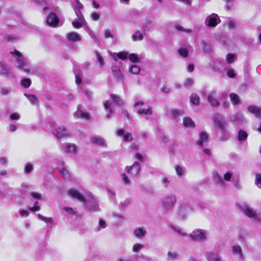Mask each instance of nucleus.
Masks as SVG:
<instances>
[{
    "label": "nucleus",
    "instance_id": "1",
    "mask_svg": "<svg viewBox=\"0 0 261 261\" xmlns=\"http://www.w3.org/2000/svg\"><path fill=\"white\" fill-rule=\"evenodd\" d=\"M11 55L16 62L17 67L20 70L28 72L30 70L29 60L24 57L21 53L17 50L10 52Z\"/></svg>",
    "mask_w": 261,
    "mask_h": 261
},
{
    "label": "nucleus",
    "instance_id": "2",
    "mask_svg": "<svg viewBox=\"0 0 261 261\" xmlns=\"http://www.w3.org/2000/svg\"><path fill=\"white\" fill-rule=\"evenodd\" d=\"M177 199L175 195L169 194L161 199V205L166 211H171L175 206Z\"/></svg>",
    "mask_w": 261,
    "mask_h": 261
},
{
    "label": "nucleus",
    "instance_id": "3",
    "mask_svg": "<svg viewBox=\"0 0 261 261\" xmlns=\"http://www.w3.org/2000/svg\"><path fill=\"white\" fill-rule=\"evenodd\" d=\"M144 102L142 101H136L134 104V107L136 108L137 113L142 116L144 118L148 119L152 115V108L148 106L147 108H142Z\"/></svg>",
    "mask_w": 261,
    "mask_h": 261
},
{
    "label": "nucleus",
    "instance_id": "4",
    "mask_svg": "<svg viewBox=\"0 0 261 261\" xmlns=\"http://www.w3.org/2000/svg\"><path fill=\"white\" fill-rule=\"evenodd\" d=\"M213 125L215 128L220 130H225L227 128V122L219 113H215L213 117Z\"/></svg>",
    "mask_w": 261,
    "mask_h": 261
},
{
    "label": "nucleus",
    "instance_id": "5",
    "mask_svg": "<svg viewBox=\"0 0 261 261\" xmlns=\"http://www.w3.org/2000/svg\"><path fill=\"white\" fill-rule=\"evenodd\" d=\"M241 209L246 216L249 218H253L257 221H261V218H259L256 211L251 208L248 205L244 204L241 206Z\"/></svg>",
    "mask_w": 261,
    "mask_h": 261
},
{
    "label": "nucleus",
    "instance_id": "6",
    "mask_svg": "<svg viewBox=\"0 0 261 261\" xmlns=\"http://www.w3.org/2000/svg\"><path fill=\"white\" fill-rule=\"evenodd\" d=\"M189 236L193 240L196 241H203L207 238V234L205 231L200 229L194 230Z\"/></svg>",
    "mask_w": 261,
    "mask_h": 261
},
{
    "label": "nucleus",
    "instance_id": "7",
    "mask_svg": "<svg viewBox=\"0 0 261 261\" xmlns=\"http://www.w3.org/2000/svg\"><path fill=\"white\" fill-rule=\"evenodd\" d=\"M140 169V164L138 162H135L132 166L128 167L127 173L132 177L138 178Z\"/></svg>",
    "mask_w": 261,
    "mask_h": 261
},
{
    "label": "nucleus",
    "instance_id": "8",
    "mask_svg": "<svg viewBox=\"0 0 261 261\" xmlns=\"http://www.w3.org/2000/svg\"><path fill=\"white\" fill-rule=\"evenodd\" d=\"M220 22V19L218 15L215 13L207 17L205 21V24L210 27H215Z\"/></svg>",
    "mask_w": 261,
    "mask_h": 261
},
{
    "label": "nucleus",
    "instance_id": "9",
    "mask_svg": "<svg viewBox=\"0 0 261 261\" xmlns=\"http://www.w3.org/2000/svg\"><path fill=\"white\" fill-rule=\"evenodd\" d=\"M217 97V94L216 91H212L207 95V101L213 107H218L220 105Z\"/></svg>",
    "mask_w": 261,
    "mask_h": 261
},
{
    "label": "nucleus",
    "instance_id": "10",
    "mask_svg": "<svg viewBox=\"0 0 261 261\" xmlns=\"http://www.w3.org/2000/svg\"><path fill=\"white\" fill-rule=\"evenodd\" d=\"M68 195L73 198L76 199L81 202H84L85 199L84 196L77 190L75 189H71L67 192Z\"/></svg>",
    "mask_w": 261,
    "mask_h": 261
},
{
    "label": "nucleus",
    "instance_id": "11",
    "mask_svg": "<svg viewBox=\"0 0 261 261\" xmlns=\"http://www.w3.org/2000/svg\"><path fill=\"white\" fill-rule=\"evenodd\" d=\"M46 23L48 25L55 27L59 22L58 16L54 13H50L46 18Z\"/></svg>",
    "mask_w": 261,
    "mask_h": 261
},
{
    "label": "nucleus",
    "instance_id": "12",
    "mask_svg": "<svg viewBox=\"0 0 261 261\" xmlns=\"http://www.w3.org/2000/svg\"><path fill=\"white\" fill-rule=\"evenodd\" d=\"M0 74L7 77L12 76L10 68L5 63L0 62Z\"/></svg>",
    "mask_w": 261,
    "mask_h": 261
},
{
    "label": "nucleus",
    "instance_id": "13",
    "mask_svg": "<svg viewBox=\"0 0 261 261\" xmlns=\"http://www.w3.org/2000/svg\"><path fill=\"white\" fill-rule=\"evenodd\" d=\"M247 110L250 113L253 114L257 119H261V108L255 105L249 106L247 108Z\"/></svg>",
    "mask_w": 261,
    "mask_h": 261
},
{
    "label": "nucleus",
    "instance_id": "14",
    "mask_svg": "<svg viewBox=\"0 0 261 261\" xmlns=\"http://www.w3.org/2000/svg\"><path fill=\"white\" fill-rule=\"evenodd\" d=\"M206 256L207 261H222L221 255L216 252H208L206 253Z\"/></svg>",
    "mask_w": 261,
    "mask_h": 261
},
{
    "label": "nucleus",
    "instance_id": "15",
    "mask_svg": "<svg viewBox=\"0 0 261 261\" xmlns=\"http://www.w3.org/2000/svg\"><path fill=\"white\" fill-rule=\"evenodd\" d=\"M54 134L58 138H63L69 135L68 130L64 126L59 127Z\"/></svg>",
    "mask_w": 261,
    "mask_h": 261
},
{
    "label": "nucleus",
    "instance_id": "16",
    "mask_svg": "<svg viewBox=\"0 0 261 261\" xmlns=\"http://www.w3.org/2000/svg\"><path fill=\"white\" fill-rule=\"evenodd\" d=\"M64 151L68 153L75 154L76 151V146L71 143H66L62 145Z\"/></svg>",
    "mask_w": 261,
    "mask_h": 261
},
{
    "label": "nucleus",
    "instance_id": "17",
    "mask_svg": "<svg viewBox=\"0 0 261 261\" xmlns=\"http://www.w3.org/2000/svg\"><path fill=\"white\" fill-rule=\"evenodd\" d=\"M91 142L94 144L106 147L107 144L104 139L99 137H91L90 138Z\"/></svg>",
    "mask_w": 261,
    "mask_h": 261
},
{
    "label": "nucleus",
    "instance_id": "18",
    "mask_svg": "<svg viewBox=\"0 0 261 261\" xmlns=\"http://www.w3.org/2000/svg\"><path fill=\"white\" fill-rule=\"evenodd\" d=\"M232 251L234 255L237 259L242 260L243 259V255L241 247L239 245H234L232 248Z\"/></svg>",
    "mask_w": 261,
    "mask_h": 261
},
{
    "label": "nucleus",
    "instance_id": "19",
    "mask_svg": "<svg viewBox=\"0 0 261 261\" xmlns=\"http://www.w3.org/2000/svg\"><path fill=\"white\" fill-rule=\"evenodd\" d=\"M68 40L72 42H77L81 40V35L74 32H69L67 34Z\"/></svg>",
    "mask_w": 261,
    "mask_h": 261
},
{
    "label": "nucleus",
    "instance_id": "20",
    "mask_svg": "<svg viewBox=\"0 0 261 261\" xmlns=\"http://www.w3.org/2000/svg\"><path fill=\"white\" fill-rule=\"evenodd\" d=\"M104 108L106 110L109 111V113L106 114V117L108 118H110L111 115L113 113V109H114V105L111 101L108 100L106 101V102L104 103Z\"/></svg>",
    "mask_w": 261,
    "mask_h": 261
},
{
    "label": "nucleus",
    "instance_id": "21",
    "mask_svg": "<svg viewBox=\"0 0 261 261\" xmlns=\"http://www.w3.org/2000/svg\"><path fill=\"white\" fill-rule=\"evenodd\" d=\"M134 233L136 237L139 239L143 238L146 233V230L145 228L139 227L134 230Z\"/></svg>",
    "mask_w": 261,
    "mask_h": 261
},
{
    "label": "nucleus",
    "instance_id": "22",
    "mask_svg": "<svg viewBox=\"0 0 261 261\" xmlns=\"http://www.w3.org/2000/svg\"><path fill=\"white\" fill-rule=\"evenodd\" d=\"M202 44V48L203 53L206 54L210 53L212 51V46L211 44L209 42H206L205 41H202L201 42Z\"/></svg>",
    "mask_w": 261,
    "mask_h": 261
},
{
    "label": "nucleus",
    "instance_id": "23",
    "mask_svg": "<svg viewBox=\"0 0 261 261\" xmlns=\"http://www.w3.org/2000/svg\"><path fill=\"white\" fill-rule=\"evenodd\" d=\"M191 211V208L188 205H181L179 208V215L184 217Z\"/></svg>",
    "mask_w": 261,
    "mask_h": 261
},
{
    "label": "nucleus",
    "instance_id": "24",
    "mask_svg": "<svg viewBox=\"0 0 261 261\" xmlns=\"http://www.w3.org/2000/svg\"><path fill=\"white\" fill-rule=\"evenodd\" d=\"M86 23L85 19L76 18L72 22V25L76 29L82 27Z\"/></svg>",
    "mask_w": 261,
    "mask_h": 261
},
{
    "label": "nucleus",
    "instance_id": "25",
    "mask_svg": "<svg viewBox=\"0 0 261 261\" xmlns=\"http://www.w3.org/2000/svg\"><path fill=\"white\" fill-rule=\"evenodd\" d=\"M208 140V136L205 132H201L199 135V141L198 142V145L200 147L203 146L204 143H205Z\"/></svg>",
    "mask_w": 261,
    "mask_h": 261
},
{
    "label": "nucleus",
    "instance_id": "26",
    "mask_svg": "<svg viewBox=\"0 0 261 261\" xmlns=\"http://www.w3.org/2000/svg\"><path fill=\"white\" fill-rule=\"evenodd\" d=\"M59 172L61 176L65 179L69 180L71 179L69 171L65 167L59 168Z\"/></svg>",
    "mask_w": 261,
    "mask_h": 261
},
{
    "label": "nucleus",
    "instance_id": "27",
    "mask_svg": "<svg viewBox=\"0 0 261 261\" xmlns=\"http://www.w3.org/2000/svg\"><path fill=\"white\" fill-rule=\"evenodd\" d=\"M112 70L118 80H122L123 76L119 67L113 66Z\"/></svg>",
    "mask_w": 261,
    "mask_h": 261
},
{
    "label": "nucleus",
    "instance_id": "28",
    "mask_svg": "<svg viewBox=\"0 0 261 261\" xmlns=\"http://www.w3.org/2000/svg\"><path fill=\"white\" fill-rule=\"evenodd\" d=\"M24 95L29 99L32 105H35L39 103V100L35 95L26 93H24Z\"/></svg>",
    "mask_w": 261,
    "mask_h": 261
},
{
    "label": "nucleus",
    "instance_id": "29",
    "mask_svg": "<svg viewBox=\"0 0 261 261\" xmlns=\"http://www.w3.org/2000/svg\"><path fill=\"white\" fill-rule=\"evenodd\" d=\"M229 97L233 105H237L240 103V98L238 94L234 93H231L229 95Z\"/></svg>",
    "mask_w": 261,
    "mask_h": 261
},
{
    "label": "nucleus",
    "instance_id": "30",
    "mask_svg": "<svg viewBox=\"0 0 261 261\" xmlns=\"http://www.w3.org/2000/svg\"><path fill=\"white\" fill-rule=\"evenodd\" d=\"M144 36L140 31H136L132 35V39L134 41H141L143 39Z\"/></svg>",
    "mask_w": 261,
    "mask_h": 261
},
{
    "label": "nucleus",
    "instance_id": "31",
    "mask_svg": "<svg viewBox=\"0 0 261 261\" xmlns=\"http://www.w3.org/2000/svg\"><path fill=\"white\" fill-rule=\"evenodd\" d=\"M248 137V134L246 132L240 130L238 133V138L239 141L242 142L245 141Z\"/></svg>",
    "mask_w": 261,
    "mask_h": 261
},
{
    "label": "nucleus",
    "instance_id": "32",
    "mask_svg": "<svg viewBox=\"0 0 261 261\" xmlns=\"http://www.w3.org/2000/svg\"><path fill=\"white\" fill-rule=\"evenodd\" d=\"M213 179L215 183L217 184H223V179L219 175L217 172H213Z\"/></svg>",
    "mask_w": 261,
    "mask_h": 261
},
{
    "label": "nucleus",
    "instance_id": "33",
    "mask_svg": "<svg viewBox=\"0 0 261 261\" xmlns=\"http://www.w3.org/2000/svg\"><path fill=\"white\" fill-rule=\"evenodd\" d=\"M183 123L186 127H194L195 126L194 121L189 117L184 118Z\"/></svg>",
    "mask_w": 261,
    "mask_h": 261
},
{
    "label": "nucleus",
    "instance_id": "34",
    "mask_svg": "<svg viewBox=\"0 0 261 261\" xmlns=\"http://www.w3.org/2000/svg\"><path fill=\"white\" fill-rule=\"evenodd\" d=\"M75 116L78 118L87 119L89 117V114L87 113L84 112L81 110H78L75 113Z\"/></svg>",
    "mask_w": 261,
    "mask_h": 261
},
{
    "label": "nucleus",
    "instance_id": "35",
    "mask_svg": "<svg viewBox=\"0 0 261 261\" xmlns=\"http://www.w3.org/2000/svg\"><path fill=\"white\" fill-rule=\"evenodd\" d=\"M190 101L193 105L198 106L200 102L199 96L196 94H192L190 96Z\"/></svg>",
    "mask_w": 261,
    "mask_h": 261
},
{
    "label": "nucleus",
    "instance_id": "36",
    "mask_svg": "<svg viewBox=\"0 0 261 261\" xmlns=\"http://www.w3.org/2000/svg\"><path fill=\"white\" fill-rule=\"evenodd\" d=\"M221 135L220 137V140L222 141L228 140L229 139L230 135L227 132V128L225 130H220Z\"/></svg>",
    "mask_w": 261,
    "mask_h": 261
},
{
    "label": "nucleus",
    "instance_id": "37",
    "mask_svg": "<svg viewBox=\"0 0 261 261\" xmlns=\"http://www.w3.org/2000/svg\"><path fill=\"white\" fill-rule=\"evenodd\" d=\"M140 71V68L137 65H133L129 68V72L134 74H138Z\"/></svg>",
    "mask_w": 261,
    "mask_h": 261
},
{
    "label": "nucleus",
    "instance_id": "38",
    "mask_svg": "<svg viewBox=\"0 0 261 261\" xmlns=\"http://www.w3.org/2000/svg\"><path fill=\"white\" fill-rule=\"evenodd\" d=\"M87 206L90 212H95L99 210V205L96 202H91L88 204Z\"/></svg>",
    "mask_w": 261,
    "mask_h": 261
},
{
    "label": "nucleus",
    "instance_id": "39",
    "mask_svg": "<svg viewBox=\"0 0 261 261\" xmlns=\"http://www.w3.org/2000/svg\"><path fill=\"white\" fill-rule=\"evenodd\" d=\"M63 210L66 212L69 215L73 216L76 214L75 208H73L68 206H65L63 208Z\"/></svg>",
    "mask_w": 261,
    "mask_h": 261
},
{
    "label": "nucleus",
    "instance_id": "40",
    "mask_svg": "<svg viewBox=\"0 0 261 261\" xmlns=\"http://www.w3.org/2000/svg\"><path fill=\"white\" fill-rule=\"evenodd\" d=\"M34 169V165L33 164L29 162L24 166V172L25 174L30 173Z\"/></svg>",
    "mask_w": 261,
    "mask_h": 261
},
{
    "label": "nucleus",
    "instance_id": "41",
    "mask_svg": "<svg viewBox=\"0 0 261 261\" xmlns=\"http://www.w3.org/2000/svg\"><path fill=\"white\" fill-rule=\"evenodd\" d=\"M128 58L133 63H138L140 61V59L138 55L136 54L132 53L128 54Z\"/></svg>",
    "mask_w": 261,
    "mask_h": 261
},
{
    "label": "nucleus",
    "instance_id": "42",
    "mask_svg": "<svg viewBox=\"0 0 261 261\" xmlns=\"http://www.w3.org/2000/svg\"><path fill=\"white\" fill-rule=\"evenodd\" d=\"M144 245H143L142 244H140V243H136V244H134V245L133 246L132 250L134 252L137 253L140 250L144 248Z\"/></svg>",
    "mask_w": 261,
    "mask_h": 261
},
{
    "label": "nucleus",
    "instance_id": "43",
    "mask_svg": "<svg viewBox=\"0 0 261 261\" xmlns=\"http://www.w3.org/2000/svg\"><path fill=\"white\" fill-rule=\"evenodd\" d=\"M235 60H237V56L234 54L229 53L227 55L226 60L228 64L233 63Z\"/></svg>",
    "mask_w": 261,
    "mask_h": 261
},
{
    "label": "nucleus",
    "instance_id": "44",
    "mask_svg": "<svg viewBox=\"0 0 261 261\" xmlns=\"http://www.w3.org/2000/svg\"><path fill=\"white\" fill-rule=\"evenodd\" d=\"M175 169L177 175L179 177L183 175L185 173V171L183 168L179 165H176L175 167Z\"/></svg>",
    "mask_w": 261,
    "mask_h": 261
},
{
    "label": "nucleus",
    "instance_id": "45",
    "mask_svg": "<svg viewBox=\"0 0 261 261\" xmlns=\"http://www.w3.org/2000/svg\"><path fill=\"white\" fill-rule=\"evenodd\" d=\"M178 52L180 56L186 58L188 56V50L185 48L181 47L178 49Z\"/></svg>",
    "mask_w": 261,
    "mask_h": 261
},
{
    "label": "nucleus",
    "instance_id": "46",
    "mask_svg": "<svg viewBox=\"0 0 261 261\" xmlns=\"http://www.w3.org/2000/svg\"><path fill=\"white\" fill-rule=\"evenodd\" d=\"M31 84V81L30 79H24L21 80V85L24 88H29Z\"/></svg>",
    "mask_w": 261,
    "mask_h": 261
},
{
    "label": "nucleus",
    "instance_id": "47",
    "mask_svg": "<svg viewBox=\"0 0 261 261\" xmlns=\"http://www.w3.org/2000/svg\"><path fill=\"white\" fill-rule=\"evenodd\" d=\"M129 53L126 51H122L119 52V53H117L116 56L117 57L121 60H125L127 58H128Z\"/></svg>",
    "mask_w": 261,
    "mask_h": 261
},
{
    "label": "nucleus",
    "instance_id": "48",
    "mask_svg": "<svg viewBox=\"0 0 261 261\" xmlns=\"http://www.w3.org/2000/svg\"><path fill=\"white\" fill-rule=\"evenodd\" d=\"M172 115L173 117L176 118L180 115H182L184 114V111L182 110H179L178 109H175L171 111Z\"/></svg>",
    "mask_w": 261,
    "mask_h": 261
},
{
    "label": "nucleus",
    "instance_id": "49",
    "mask_svg": "<svg viewBox=\"0 0 261 261\" xmlns=\"http://www.w3.org/2000/svg\"><path fill=\"white\" fill-rule=\"evenodd\" d=\"M130 203V200L128 198L125 199L123 201H121L119 204V206L122 208H124L128 206Z\"/></svg>",
    "mask_w": 261,
    "mask_h": 261
},
{
    "label": "nucleus",
    "instance_id": "50",
    "mask_svg": "<svg viewBox=\"0 0 261 261\" xmlns=\"http://www.w3.org/2000/svg\"><path fill=\"white\" fill-rule=\"evenodd\" d=\"M111 97L113 98V101L119 105H123V102L120 98L116 95H112Z\"/></svg>",
    "mask_w": 261,
    "mask_h": 261
},
{
    "label": "nucleus",
    "instance_id": "51",
    "mask_svg": "<svg viewBox=\"0 0 261 261\" xmlns=\"http://www.w3.org/2000/svg\"><path fill=\"white\" fill-rule=\"evenodd\" d=\"M255 184L258 188H261V174L257 173L255 175Z\"/></svg>",
    "mask_w": 261,
    "mask_h": 261
},
{
    "label": "nucleus",
    "instance_id": "52",
    "mask_svg": "<svg viewBox=\"0 0 261 261\" xmlns=\"http://www.w3.org/2000/svg\"><path fill=\"white\" fill-rule=\"evenodd\" d=\"M20 115L17 113H12L9 116V120H19L20 119Z\"/></svg>",
    "mask_w": 261,
    "mask_h": 261
},
{
    "label": "nucleus",
    "instance_id": "53",
    "mask_svg": "<svg viewBox=\"0 0 261 261\" xmlns=\"http://www.w3.org/2000/svg\"><path fill=\"white\" fill-rule=\"evenodd\" d=\"M161 182L163 186L166 188L168 186V185L170 183V180H169L168 177H164L162 178Z\"/></svg>",
    "mask_w": 261,
    "mask_h": 261
},
{
    "label": "nucleus",
    "instance_id": "54",
    "mask_svg": "<svg viewBox=\"0 0 261 261\" xmlns=\"http://www.w3.org/2000/svg\"><path fill=\"white\" fill-rule=\"evenodd\" d=\"M83 8V5L82 4L79 0H75V5L74 6L75 10H81Z\"/></svg>",
    "mask_w": 261,
    "mask_h": 261
},
{
    "label": "nucleus",
    "instance_id": "55",
    "mask_svg": "<svg viewBox=\"0 0 261 261\" xmlns=\"http://www.w3.org/2000/svg\"><path fill=\"white\" fill-rule=\"evenodd\" d=\"M123 138L125 141H132L133 140L132 134L129 133L124 134Z\"/></svg>",
    "mask_w": 261,
    "mask_h": 261
},
{
    "label": "nucleus",
    "instance_id": "56",
    "mask_svg": "<svg viewBox=\"0 0 261 261\" xmlns=\"http://www.w3.org/2000/svg\"><path fill=\"white\" fill-rule=\"evenodd\" d=\"M30 195L33 198H34L35 199H38V200L41 199L42 198L41 194L39 193H37V192H31Z\"/></svg>",
    "mask_w": 261,
    "mask_h": 261
},
{
    "label": "nucleus",
    "instance_id": "57",
    "mask_svg": "<svg viewBox=\"0 0 261 261\" xmlns=\"http://www.w3.org/2000/svg\"><path fill=\"white\" fill-rule=\"evenodd\" d=\"M91 17L93 20L97 21L99 19L100 15L95 12H93L91 14Z\"/></svg>",
    "mask_w": 261,
    "mask_h": 261
},
{
    "label": "nucleus",
    "instance_id": "58",
    "mask_svg": "<svg viewBox=\"0 0 261 261\" xmlns=\"http://www.w3.org/2000/svg\"><path fill=\"white\" fill-rule=\"evenodd\" d=\"M168 256L171 260H174L177 258L178 255L176 252L169 251L168 252Z\"/></svg>",
    "mask_w": 261,
    "mask_h": 261
},
{
    "label": "nucleus",
    "instance_id": "59",
    "mask_svg": "<svg viewBox=\"0 0 261 261\" xmlns=\"http://www.w3.org/2000/svg\"><path fill=\"white\" fill-rule=\"evenodd\" d=\"M0 93L3 95H7L10 93V90L6 87L2 88L0 90Z\"/></svg>",
    "mask_w": 261,
    "mask_h": 261
},
{
    "label": "nucleus",
    "instance_id": "60",
    "mask_svg": "<svg viewBox=\"0 0 261 261\" xmlns=\"http://www.w3.org/2000/svg\"><path fill=\"white\" fill-rule=\"evenodd\" d=\"M95 55L97 58V60L99 62L101 66L104 64V61L102 57H101L97 51H95Z\"/></svg>",
    "mask_w": 261,
    "mask_h": 261
},
{
    "label": "nucleus",
    "instance_id": "61",
    "mask_svg": "<svg viewBox=\"0 0 261 261\" xmlns=\"http://www.w3.org/2000/svg\"><path fill=\"white\" fill-rule=\"evenodd\" d=\"M193 79L191 78L187 79L185 82L184 83V86L187 87V86H192L193 84Z\"/></svg>",
    "mask_w": 261,
    "mask_h": 261
},
{
    "label": "nucleus",
    "instance_id": "62",
    "mask_svg": "<svg viewBox=\"0 0 261 261\" xmlns=\"http://www.w3.org/2000/svg\"><path fill=\"white\" fill-rule=\"evenodd\" d=\"M28 208L31 212L34 213L40 211L41 207L39 205H36V206H30Z\"/></svg>",
    "mask_w": 261,
    "mask_h": 261
},
{
    "label": "nucleus",
    "instance_id": "63",
    "mask_svg": "<svg viewBox=\"0 0 261 261\" xmlns=\"http://www.w3.org/2000/svg\"><path fill=\"white\" fill-rule=\"evenodd\" d=\"M227 75L230 78L234 77L236 75L234 70L232 69H229L227 72Z\"/></svg>",
    "mask_w": 261,
    "mask_h": 261
},
{
    "label": "nucleus",
    "instance_id": "64",
    "mask_svg": "<svg viewBox=\"0 0 261 261\" xmlns=\"http://www.w3.org/2000/svg\"><path fill=\"white\" fill-rule=\"evenodd\" d=\"M98 225L99 228H105L107 227V224L106 221L101 219H99Z\"/></svg>",
    "mask_w": 261,
    "mask_h": 261
}]
</instances>
